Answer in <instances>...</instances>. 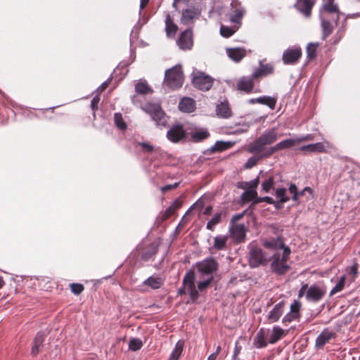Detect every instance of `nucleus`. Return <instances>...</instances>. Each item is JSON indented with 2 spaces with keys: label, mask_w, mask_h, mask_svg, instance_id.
I'll return each instance as SVG.
<instances>
[{
  "label": "nucleus",
  "mask_w": 360,
  "mask_h": 360,
  "mask_svg": "<svg viewBox=\"0 0 360 360\" xmlns=\"http://www.w3.org/2000/svg\"><path fill=\"white\" fill-rule=\"evenodd\" d=\"M248 128H249V126L247 124H245V123H243L242 124H236L235 127H229L228 128L229 129L228 133L230 134H234V135L241 134L243 133L248 131Z\"/></svg>",
  "instance_id": "79ce46f5"
},
{
  "label": "nucleus",
  "mask_w": 360,
  "mask_h": 360,
  "mask_svg": "<svg viewBox=\"0 0 360 360\" xmlns=\"http://www.w3.org/2000/svg\"><path fill=\"white\" fill-rule=\"evenodd\" d=\"M285 335V331L280 326H274L271 331L267 335L268 342L275 344Z\"/></svg>",
  "instance_id": "a878e982"
},
{
  "label": "nucleus",
  "mask_w": 360,
  "mask_h": 360,
  "mask_svg": "<svg viewBox=\"0 0 360 360\" xmlns=\"http://www.w3.org/2000/svg\"><path fill=\"white\" fill-rule=\"evenodd\" d=\"M179 184H180V182H176L172 184H167L166 186L161 187L160 191H162V193H165L168 191L176 188L179 186Z\"/></svg>",
  "instance_id": "338daca9"
},
{
  "label": "nucleus",
  "mask_w": 360,
  "mask_h": 360,
  "mask_svg": "<svg viewBox=\"0 0 360 360\" xmlns=\"http://www.w3.org/2000/svg\"><path fill=\"white\" fill-rule=\"evenodd\" d=\"M231 147L230 142L225 141H217L214 145L212 147L213 151L221 152Z\"/></svg>",
  "instance_id": "603ef678"
},
{
  "label": "nucleus",
  "mask_w": 360,
  "mask_h": 360,
  "mask_svg": "<svg viewBox=\"0 0 360 360\" xmlns=\"http://www.w3.org/2000/svg\"><path fill=\"white\" fill-rule=\"evenodd\" d=\"M70 290L73 294L79 295L84 291V287L81 283H72L70 284Z\"/></svg>",
  "instance_id": "864d4df0"
},
{
  "label": "nucleus",
  "mask_w": 360,
  "mask_h": 360,
  "mask_svg": "<svg viewBox=\"0 0 360 360\" xmlns=\"http://www.w3.org/2000/svg\"><path fill=\"white\" fill-rule=\"evenodd\" d=\"M195 274L194 270L189 269L186 271L182 281V285L178 290V295H183L188 293L190 295L191 302L192 303L196 302L199 297V293L195 285Z\"/></svg>",
  "instance_id": "20e7f679"
},
{
  "label": "nucleus",
  "mask_w": 360,
  "mask_h": 360,
  "mask_svg": "<svg viewBox=\"0 0 360 360\" xmlns=\"http://www.w3.org/2000/svg\"><path fill=\"white\" fill-rule=\"evenodd\" d=\"M138 145L141 146L143 151L147 152L148 153H152L153 152L155 151L153 146L147 142H139Z\"/></svg>",
  "instance_id": "052dcab7"
},
{
  "label": "nucleus",
  "mask_w": 360,
  "mask_h": 360,
  "mask_svg": "<svg viewBox=\"0 0 360 360\" xmlns=\"http://www.w3.org/2000/svg\"><path fill=\"white\" fill-rule=\"evenodd\" d=\"M268 339H265V333L263 328H260L253 340V347L257 349H262L267 346Z\"/></svg>",
  "instance_id": "bb28decb"
},
{
  "label": "nucleus",
  "mask_w": 360,
  "mask_h": 360,
  "mask_svg": "<svg viewBox=\"0 0 360 360\" xmlns=\"http://www.w3.org/2000/svg\"><path fill=\"white\" fill-rule=\"evenodd\" d=\"M229 231L231 236L237 242L241 243L245 240L246 229L244 224H230Z\"/></svg>",
  "instance_id": "412c9836"
},
{
  "label": "nucleus",
  "mask_w": 360,
  "mask_h": 360,
  "mask_svg": "<svg viewBox=\"0 0 360 360\" xmlns=\"http://www.w3.org/2000/svg\"><path fill=\"white\" fill-rule=\"evenodd\" d=\"M321 27L322 29V39L325 40L326 38L332 34L335 28V24L333 25L332 20L329 18H320Z\"/></svg>",
  "instance_id": "393cba45"
},
{
  "label": "nucleus",
  "mask_w": 360,
  "mask_h": 360,
  "mask_svg": "<svg viewBox=\"0 0 360 360\" xmlns=\"http://www.w3.org/2000/svg\"><path fill=\"white\" fill-rule=\"evenodd\" d=\"M228 236L218 235L214 238L213 248L217 250H225L227 248Z\"/></svg>",
  "instance_id": "2f4dec72"
},
{
  "label": "nucleus",
  "mask_w": 360,
  "mask_h": 360,
  "mask_svg": "<svg viewBox=\"0 0 360 360\" xmlns=\"http://www.w3.org/2000/svg\"><path fill=\"white\" fill-rule=\"evenodd\" d=\"M282 249H283V252L281 253V257L284 258V259H287L288 261V259L290 258V255L291 253L290 248L289 247L285 246L284 245V246H283V248Z\"/></svg>",
  "instance_id": "774afa93"
},
{
  "label": "nucleus",
  "mask_w": 360,
  "mask_h": 360,
  "mask_svg": "<svg viewBox=\"0 0 360 360\" xmlns=\"http://www.w3.org/2000/svg\"><path fill=\"white\" fill-rule=\"evenodd\" d=\"M158 252V246L156 244H151L141 255V259L148 261L155 256Z\"/></svg>",
  "instance_id": "a19ab883"
},
{
  "label": "nucleus",
  "mask_w": 360,
  "mask_h": 360,
  "mask_svg": "<svg viewBox=\"0 0 360 360\" xmlns=\"http://www.w3.org/2000/svg\"><path fill=\"white\" fill-rule=\"evenodd\" d=\"M257 198V193L253 188H250L244 191L241 195V200L243 202L252 201L255 204V200Z\"/></svg>",
  "instance_id": "ea45409f"
},
{
  "label": "nucleus",
  "mask_w": 360,
  "mask_h": 360,
  "mask_svg": "<svg viewBox=\"0 0 360 360\" xmlns=\"http://www.w3.org/2000/svg\"><path fill=\"white\" fill-rule=\"evenodd\" d=\"M209 136L210 133L206 129H200L191 134V139L193 142L198 143L207 139Z\"/></svg>",
  "instance_id": "473e14b6"
},
{
  "label": "nucleus",
  "mask_w": 360,
  "mask_h": 360,
  "mask_svg": "<svg viewBox=\"0 0 360 360\" xmlns=\"http://www.w3.org/2000/svg\"><path fill=\"white\" fill-rule=\"evenodd\" d=\"M345 275L342 276L336 285L332 288L330 292V295L332 296L335 293L340 292L343 290L345 282Z\"/></svg>",
  "instance_id": "3c124183"
},
{
  "label": "nucleus",
  "mask_w": 360,
  "mask_h": 360,
  "mask_svg": "<svg viewBox=\"0 0 360 360\" xmlns=\"http://www.w3.org/2000/svg\"><path fill=\"white\" fill-rule=\"evenodd\" d=\"M46 338V335L43 331H39L37 333L32 342V347L30 350L31 356H37L41 351V349L44 347V342Z\"/></svg>",
  "instance_id": "a211bd4d"
},
{
  "label": "nucleus",
  "mask_w": 360,
  "mask_h": 360,
  "mask_svg": "<svg viewBox=\"0 0 360 360\" xmlns=\"http://www.w3.org/2000/svg\"><path fill=\"white\" fill-rule=\"evenodd\" d=\"M143 347V342L141 339L134 338L129 342V349L131 351L136 352L139 350Z\"/></svg>",
  "instance_id": "09e8293b"
},
{
  "label": "nucleus",
  "mask_w": 360,
  "mask_h": 360,
  "mask_svg": "<svg viewBox=\"0 0 360 360\" xmlns=\"http://www.w3.org/2000/svg\"><path fill=\"white\" fill-rule=\"evenodd\" d=\"M232 13L230 14L229 20L236 24H240L245 13V8L238 0H232L231 3Z\"/></svg>",
  "instance_id": "dca6fc26"
},
{
  "label": "nucleus",
  "mask_w": 360,
  "mask_h": 360,
  "mask_svg": "<svg viewBox=\"0 0 360 360\" xmlns=\"http://www.w3.org/2000/svg\"><path fill=\"white\" fill-rule=\"evenodd\" d=\"M181 206V202L179 199H176L162 213L161 216L162 221H165L171 217Z\"/></svg>",
  "instance_id": "7c9ffc66"
},
{
  "label": "nucleus",
  "mask_w": 360,
  "mask_h": 360,
  "mask_svg": "<svg viewBox=\"0 0 360 360\" xmlns=\"http://www.w3.org/2000/svg\"><path fill=\"white\" fill-rule=\"evenodd\" d=\"M315 3V0H297L294 8L306 18H309Z\"/></svg>",
  "instance_id": "f3484780"
},
{
  "label": "nucleus",
  "mask_w": 360,
  "mask_h": 360,
  "mask_svg": "<svg viewBox=\"0 0 360 360\" xmlns=\"http://www.w3.org/2000/svg\"><path fill=\"white\" fill-rule=\"evenodd\" d=\"M314 136L313 134H306L304 136H297L295 139H296L297 144H299L300 143L303 142V141H312V140H314Z\"/></svg>",
  "instance_id": "69168bd1"
},
{
  "label": "nucleus",
  "mask_w": 360,
  "mask_h": 360,
  "mask_svg": "<svg viewBox=\"0 0 360 360\" xmlns=\"http://www.w3.org/2000/svg\"><path fill=\"white\" fill-rule=\"evenodd\" d=\"M238 27L234 25L233 27H229L226 25H221L220 34L222 37L229 38L232 36L238 30Z\"/></svg>",
  "instance_id": "37998d69"
},
{
  "label": "nucleus",
  "mask_w": 360,
  "mask_h": 360,
  "mask_svg": "<svg viewBox=\"0 0 360 360\" xmlns=\"http://www.w3.org/2000/svg\"><path fill=\"white\" fill-rule=\"evenodd\" d=\"M302 55V49L299 46H294L285 49L282 56V60L285 65L296 64Z\"/></svg>",
  "instance_id": "9d476101"
},
{
  "label": "nucleus",
  "mask_w": 360,
  "mask_h": 360,
  "mask_svg": "<svg viewBox=\"0 0 360 360\" xmlns=\"http://www.w3.org/2000/svg\"><path fill=\"white\" fill-rule=\"evenodd\" d=\"M163 280L160 277H155L153 276L148 277L143 282L144 285L149 286L153 290L159 289L163 285Z\"/></svg>",
  "instance_id": "72a5a7b5"
},
{
  "label": "nucleus",
  "mask_w": 360,
  "mask_h": 360,
  "mask_svg": "<svg viewBox=\"0 0 360 360\" xmlns=\"http://www.w3.org/2000/svg\"><path fill=\"white\" fill-rule=\"evenodd\" d=\"M260 159H262L260 158V156H259V157L252 156V157L249 158L244 165V168L245 169H251L252 167H253L254 166H255L257 164L258 161Z\"/></svg>",
  "instance_id": "5fc2aeb1"
},
{
  "label": "nucleus",
  "mask_w": 360,
  "mask_h": 360,
  "mask_svg": "<svg viewBox=\"0 0 360 360\" xmlns=\"http://www.w3.org/2000/svg\"><path fill=\"white\" fill-rule=\"evenodd\" d=\"M199 15L200 13L195 8H188L182 11L181 21L183 24L187 25Z\"/></svg>",
  "instance_id": "cd10ccee"
},
{
  "label": "nucleus",
  "mask_w": 360,
  "mask_h": 360,
  "mask_svg": "<svg viewBox=\"0 0 360 360\" xmlns=\"http://www.w3.org/2000/svg\"><path fill=\"white\" fill-rule=\"evenodd\" d=\"M274 72V68L270 63L264 64L259 61V67L256 68L251 74L252 77L256 82H259L261 78L273 75Z\"/></svg>",
  "instance_id": "2eb2a0df"
},
{
  "label": "nucleus",
  "mask_w": 360,
  "mask_h": 360,
  "mask_svg": "<svg viewBox=\"0 0 360 360\" xmlns=\"http://www.w3.org/2000/svg\"><path fill=\"white\" fill-rule=\"evenodd\" d=\"M300 150L303 152L311 153H324L326 151L325 145L321 142L302 146L300 148Z\"/></svg>",
  "instance_id": "c756f323"
},
{
  "label": "nucleus",
  "mask_w": 360,
  "mask_h": 360,
  "mask_svg": "<svg viewBox=\"0 0 360 360\" xmlns=\"http://www.w3.org/2000/svg\"><path fill=\"white\" fill-rule=\"evenodd\" d=\"M212 280H213V276H210L207 279L198 282V290L203 291L205 289H207L210 286Z\"/></svg>",
  "instance_id": "6e6d98bb"
},
{
  "label": "nucleus",
  "mask_w": 360,
  "mask_h": 360,
  "mask_svg": "<svg viewBox=\"0 0 360 360\" xmlns=\"http://www.w3.org/2000/svg\"><path fill=\"white\" fill-rule=\"evenodd\" d=\"M178 30L177 25L174 22V20L169 14H167L165 18V32L168 37H174Z\"/></svg>",
  "instance_id": "c85d7f7f"
},
{
  "label": "nucleus",
  "mask_w": 360,
  "mask_h": 360,
  "mask_svg": "<svg viewBox=\"0 0 360 360\" xmlns=\"http://www.w3.org/2000/svg\"><path fill=\"white\" fill-rule=\"evenodd\" d=\"M135 91L138 94L146 95L152 94L153 90L148 86L146 82L139 81L135 85Z\"/></svg>",
  "instance_id": "e433bc0d"
},
{
  "label": "nucleus",
  "mask_w": 360,
  "mask_h": 360,
  "mask_svg": "<svg viewBox=\"0 0 360 360\" xmlns=\"http://www.w3.org/2000/svg\"><path fill=\"white\" fill-rule=\"evenodd\" d=\"M100 101L98 95L95 96L91 101V108L93 111V115L95 117V112L98 110V105Z\"/></svg>",
  "instance_id": "680f3d73"
},
{
  "label": "nucleus",
  "mask_w": 360,
  "mask_h": 360,
  "mask_svg": "<svg viewBox=\"0 0 360 360\" xmlns=\"http://www.w3.org/2000/svg\"><path fill=\"white\" fill-rule=\"evenodd\" d=\"M255 79L252 75L243 76L237 82L236 89L240 92L250 94L254 91Z\"/></svg>",
  "instance_id": "4468645a"
},
{
  "label": "nucleus",
  "mask_w": 360,
  "mask_h": 360,
  "mask_svg": "<svg viewBox=\"0 0 360 360\" xmlns=\"http://www.w3.org/2000/svg\"><path fill=\"white\" fill-rule=\"evenodd\" d=\"M264 246L272 250H281L283 248L284 243L281 237H278L271 240L265 241Z\"/></svg>",
  "instance_id": "c9c22d12"
},
{
  "label": "nucleus",
  "mask_w": 360,
  "mask_h": 360,
  "mask_svg": "<svg viewBox=\"0 0 360 360\" xmlns=\"http://www.w3.org/2000/svg\"><path fill=\"white\" fill-rule=\"evenodd\" d=\"M178 108L183 112H193L195 109V102L192 98L184 97L180 100Z\"/></svg>",
  "instance_id": "4be33fe9"
},
{
  "label": "nucleus",
  "mask_w": 360,
  "mask_h": 360,
  "mask_svg": "<svg viewBox=\"0 0 360 360\" xmlns=\"http://www.w3.org/2000/svg\"><path fill=\"white\" fill-rule=\"evenodd\" d=\"M216 114L220 118L227 119L231 117V109L227 101H224L216 106Z\"/></svg>",
  "instance_id": "b1692460"
},
{
  "label": "nucleus",
  "mask_w": 360,
  "mask_h": 360,
  "mask_svg": "<svg viewBox=\"0 0 360 360\" xmlns=\"http://www.w3.org/2000/svg\"><path fill=\"white\" fill-rule=\"evenodd\" d=\"M326 291V287L323 284L313 283L308 286L305 299L309 302L318 303L325 297Z\"/></svg>",
  "instance_id": "1a4fd4ad"
},
{
  "label": "nucleus",
  "mask_w": 360,
  "mask_h": 360,
  "mask_svg": "<svg viewBox=\"0 0 360 360\" xmlns=\"http://www.w3.org/2000/svg\"><path fill=\"white\" fill-rule=\"evenodd\" d=\"M184 79L182 67L176 65L165 71L164 85L171 90H176L182 86Z\"/></svg>",
  "instance_id": "7ed1b4c3"
},
{
  "label": "nucleus",
  "mask_w": 360,
  "mask_h": 360,
  "mask_svg": "<svg viewBox=\"0 0 360 360\" xmlns=\"http://www.w3.org/2000/svg\"><path fill=\"white\" fill-rule=\"evenodd\" d=\"M197 269L202 276H213L218 269V263L214 258H207L197 264Z\"/></svg>",
  "instance_id": "f8f14e48"
},
{
  "label": "nucleus",
  "mask_w": 360,
  "mask_h": 360,
  "mask_svg": "<svg viewBox=\"0 0 360 360\" xmlns=\"http://www.w3.org/2000/svg\"><path fill=\"white\" fill-rule=\"evenodd\" d=\"M285 302L281 301L276 304L273 309L269 311L266 316V319L269 323L278 321L283 315L285 310Z\"/></svg>",
  "instance_id": "6ab92c4d"
},
{
  "label": "nucleus",
  "mask_w": 360,
  "mask_h": 360,
  "mask_svg": "<svg viewBox=\"0 0 360 360\" xmlns=\"http://www.w3.org/2000/svg\"><path fill=\"white\" fill-rule=\"evenodd\" d=\"M301 303L297 300H294V302L290 305V312L295 314L296 315L300 316V309H301Z\"/></svg>",
  "instance_id": "13d9d810"
},
{
  "label": "nucleus",
  "mask_w": 360,
  "mask_h": 360,
  "mask_svg": "<svg viewBox=\"0 0 360 360\" xmlns=\"http://www.w3.org/2000/svg\"><path fill=\"white\" fill-rule=\"evenodd\" d=\"M275 196L281 202H286L290 198L286 194V189L284 188H276L275 190Z\"/></svg>",
  "instance_id": "de8ad7c7"
},
{
  "label": "nucleus",
  "mask_w": 360,
  "mask_h": 360,
  "mask_svg": "<svg viewBox=\"0 0 360 360\" xmlns=\"http://www.w3.org/2000/svg\"><path fill=\"white\" fill-rule=\"evenodd\" d=\"M276 175L275 176H271L266 179L262 183V189L268 193L271 188H274V184L275 182Z\"/></svg>",
  "instance_id": "a18cd8bd"
},
{
  "label": "nucleus",
  "mask_w": 360,
  "mask_h": 360,
  "mask_svg": "<svg viewBox=\"0 0 360 360\" xmlns=\"http://www.w3.org/2000/svg\"><path fill=\"white\" fill-rule=\"evenodd\" d=\"M340 14L341 12L336 3H323L319 8V18L331 19L335 26L338 25Z\"/></svg>",
  "instance_id": "0eeeda50"
},
{
  "label": "nucleus",
  "mask_w": 360,
  "mask_h": 360,
  "mask_svg": "<svg viewBox=\"0 0 360 360\" xmlns=\"http://www.w3.org/2000/svg\"><path fill=\"white\" fill-rule=\"evenodd\" d=\"M270 269L276 276H284L291 269L288 260L282 258L281 252H275L271 257Z\"/></svg>",
  "instance_id": "423d86ee"
},
{
  "label": "nucleus",
  "mask_w": 360,
  "mask_h": 360,
  "mask_svg": "<svg viewBox=\"0 0 360 360\" xmlns=\"http://www.w3.org/2000/svg\"><path fill=\"white\" fill-rule=\"evenodd\" d=\"M191 83L197 89L207 91L213 86L214 78L202 71L195 70L191 74Z\"/></svg>",
  "instance_id": "39448f33"
},
{
  "label": "nucleus",
  "mask_w": 360,
  "mask_h": 360,
  "mask_svg": "<svg viewBox=\"0 0 360 360\" xmlns=\"http://www.w3.org/2000/svg\"><path fill=\"white\" fill-rule=\"evenodd\" d=\"M300 316L296 315L295 314H293L292 312H288L282 319V323H290L295 320H297Z\"/></svg>",
  "instance_id": "4d7b16f0"
},
{
  "label": "nucleus",
  "mask_w": 360,
  "mask_h": 360,
  "mask_svg": "<svg viewBox=\"0 0 360 360\" xmlns=\"http://www.w3.org/2000/svg\"><path fill=\"white\" fill-rule=\"evenodd\" d=\"M248 262L251 268H257L267 264L268 259L263 250L257 245H251L249 251Z\"/></svg>",
  "instance_id": "6e6552de"
},
{
  "label": "nucleus",
  "mask_w": 360,
  "mask_h": 360,
  "mask_svg": "<svg viewBox=\"0 0 360 360\" xmlns=\"http://www.w3.org/2000/svg\"><path fill=\"white\" fill-rule=\"evenodd\" d=\"M167 139L172 143H179L186 137V132L181 123L173 124L167 131Z\"/></svg>",
  "instance_id": "9b49d317"
},
{
  "label": "nucleus",
  "mask_w": 360,
  "mask_h": 360,
  "mask_svg": "<svg viewBox=\"0 0 360 360\" xmlns=\"http://www.w3.org/2000/svg\"><path fill=\"white\" fill-rule=\"evenodd\" d=\"M184 343L183 341L179 340L171 353L168 360H178L183 352Z\"/></svg>",
  "instance_id": "4c0bfd02"
},
{
  "label": "nucleus",
  "mask_w": 360,
  "mask_h": 360,
  "mask_svg": "<svg viewBox=\"0 0 360 360\" xmlns=\"http://www.w3.org/2000/svg\"><path fill=\"white\" fill-rule=\"evenodd\" d=\"M141 109L150 117L156 127L163 128L168 126L169 117L162 108L160 103L147 102L141 106Z\"/></svg>",
  "instance_id": "f257e3e1"
},
{
  "label": "nucleus",
  "mask_w": 360,
  "mask_h": 360,
  "mask_svg": "<svg viewBox=\"0 0 360 360\" xmlns=\"http://www.w3.org/2000/svg\"><path fill=\"white\" fill-rule=\"evenodd\" d=\"M277 151H278L277 148H276V145H274V146L270 147L269 148H268L264 153H263L260 155V158L262 159L265 158H269Z\"/></svg>",
  "instance_id": "e2e57ef3"
},
{
  "label": "nucleus",
  "mask_w": 360,
  "mask_h": 360,
  "mask_svg": "<svg viewBox=\"0 0 360 360\" xmlns=\"http://www.w3.org/2000/svg\"><path fill=\"white\" fill-rule=\"evenodd\" d=\"M226 53L233 61L238 63L246 56V50L244 48H228Z\"/></svg>",
  "instance_id": "5701e85b"
},
{
  "label": "nucleus",
  "mask_w": 360,
  "mask_h": 360,
  "mask_svg": "<svg viewBox=\"0 0 360 360\" xmlns=\"http://www.w3.org/2000/svg\"><path fill=\"white\" fill-rule=\"evenodd\" d=\"M262 202H265L268 204H272L274 203V200L269 196L259 197L257 195V198H256V200H255V204H257Z\"/></svg>",
  "instance_id": "0e129e2a"
},
{
  "label": "nucleus",
  "mask_w": 360,
  "mask_h": 360,
  "mask_svg": "<svg viewBox=\"0 0 360 360\" xmlns=\"http://www.w3.org/2000/svg\"><path fill=\"white\" fill-rule=\"evenodd\" d=\"M297 144L296 139H287L276 144L278 151L289 149Z\"/></svg>",
  "instance_id": "58836bf2"
},
{
  "label": "nucleus",
  "mask_w": 360,
  "mask_h": 360,
  "mask_svg": "<svg viewBox=\"0 0 360 360\" xmlns=\"http://www.w3.org/2000/svg\"><path fill=\"white\" fill-rule=\"evenodd\" d=\"M288 191L292 195V200L295 202L297 201L299 199V194L297 186L294 184H290Z\"/></svg>",
  "instance_id": "bf43d9fd"
},
{
  "label": "nucleus",
  "mask_w": 360,
  "mask_h": 360,
  "mask_svg": "<svg viewBox=\"0 0 360 360\" xmlns=\"http://www.w3.org/2000/svg\"><path fill=\"white\" fill-rule=\"evenodd\" d=\"M176 45L182 51L191 50L193 46V34L191 28L181 32L176 39Z\"/></svg>",
  "instance_id": "ddd939ff"
},
{
  "label": "nucleus",
  "mask_w": 360,
  "mask_h": 360,
  "mask_svg": "<svg viewBox=\"0 0 360 360\" xmlns=\"http://www.w3.org/2000/svg\"><path fill=\"white\" fill-rule=\"evenodd\" d=\"M258 103L265 105L270 109L274 110L276 108L277 99L276 98L271 97L270 96H262L257 98Z\"/></svg>",
  "instance_id": "f704fd0d"
},
{
  "label": "nucleus",
  "mask_w": 360,
  "mask_h": 360,
  "mask_svg": "<svg viewBox=\"0 0 360 360\" xmlns=\"http://www.w3.org/2000/svg\"><path fill=\"white\" fill-rule=\"evenodd\" d=\"M335 333L328 328H324L321 333L316 337L315 340V347L321 349L331 339L334 338Z\"/></svg>",
  "instance_id": "aec40b11"
},
{
  "label": "nucleus",
  "mask_w": 360,
  "mask_h": 360,
  "mask_svg": "<svg viewBox=\"0 0 360 360\" xmlns=\"http://www.w3.org/2000/svg\"><path fill=\"white\" fill-rule=\"evenodd\" d=\"M114 122H115V124L116 125V127L121 130H124L127 127L125 122L124 121V120L122 118V114L120 112L115 113Z\"/></svg>",
  "instance_id": "8fccbe9b"
},
{
  "label": "nucleus",
  "mask_w": 360,
  "mask_h": 360,
  "mask_svg": "<svg viewBox=\"0 0 360 360\" xmlns=\"http://www.w3.org/2000/svg\"><path fill=\"white\" fill-rule=\"evenodd\" d=\"M319 43H309L307 46V58L308 60H312L316 57V50Z\"/></svg>",
  "instance_id": "c03bdc74"
},
{
  "label": "nucleus",
  "mask_w": 360,
  "mask_h": 360,
  "mask_svg": "<svg viewBox=\"0 0 360 360\" xmlns=\"http://www.w3.org/2000/svg\"><path fill=\"white\" fill-rule=\"evenodd\" d=\"M221 213L217 212L215 213L213 217L207 223L206 228L208 230L213 231L214 227L221 222Z\"/></svg>",
  "instance_id": "49530a36"
},
{
  "label": "nucleus",
  "mask_w": 360,
  "mask_h": 360,
  "mask_svg": "<svg viewBox=\"0 0 360 360\" xmlns=\"http://www.w3.org/2000/svg\"><path fill=\"white\" fill-rule=\"evenodd\" d=\"M278 136L276 128L266 130L249 144L247 150L250 153H261L265 149L266 146L274 143L278 139Z\"/></svg>",
  "instance_id": "f03ea898"
}]
</instances>
